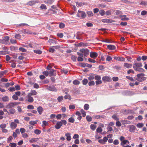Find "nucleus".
<instances>
[{"label": "nucleus", "instance_id": "obj_1", "mask_svg": "<svg viewBox=\"0 0 147 147\" xmlns=\"http://www.w3.org/2000/svg\"><path fill=\"white\" fill-rule=\"evenodd\" d=\"M67 121L65 120H62L60 121H57L56 124L55 125V128L57 129H60L62 126L63 124L66 125Z\"/></svg>", "mask_w": 147, "mask_h": 147}, {"label": "nucleus", "instance_id": "obj_2", "mask_svg": "<svg viewBox=\"0 0 147 147\" xmlns=\"http://www.w3.org/2000/svg\"><path fill=\"white\" fill-rule=\"evenodd\" d=\"M144 74L143 73H140L137 74L136 75L137 77L136 78L135 80L141 82L144 80Z\"/></svg>", "mask_w": 147, "mask_h": 147}, {"label": "nucleus", "instance_id": "obj_3", "mask_svg": "<svg viewBox=\"0 0 147 147\" xmlns=\"http://www.w3.org/2000/svg\"><path fill=\"white\" fill-rule=\"evenodd\" d=\"M80 51L82 53H83V55L84 57H87L90 53L89 50L87 49H82L80 50Z\"/></svg>", "mask_w": 147, "mask_h": 147}, {"label": "nucleus", "instance_id": "obj_4", "mask_svg": "<svg viewBox=\"0 0 147 147\" xmlns=\"http://www.w3.org/2000/svg\"><path fill=\"white\" fill-rule=\"evenodd\" d=\"M19 104V102H10L6 106V108L7 109H12L11 108L12 107H13Z\"/></svg>", "mask_w": 147, "mask_h": 147}, {"label": "nucleus", "instance_id": "obj_5", "mask_svg": "<svg viewBox=\"0 0 147 147\" xmlns=\"http://www.w3.org/2000/svg\"><path fill=\"white\" fill-rule=\"evenodd\" d=\"M78 17H81L83 18H85L86 16L85 13L83 11H78Z\"/></svg>", "mask_w": 147, "mask_h": 147}, {"label": "nucleus", "instance_id": "obj_6", "mask_svg": "<svg viewBox=\"0 0 147 147\" xmlns=\"http://www.w3.org/2000/svg\"><path fill=\"white\" fill-rule=\"evenodd\" d=\"M47 89L50 91L56 92L57 91V89L54 86H48L47 85L46 86Z\"/></svg>", "mask_w": 147, "mask_h": 147}, {"label": "nucleus", "instance_id": "obj_7", "mask_svg": "<svg viewBox=\"0 0 147 147\" xmlns=\"http://www.w3.org/2000/svg\"><path fill=\"white\" fill-rule=\"evenodd\" d=\"M102 79L104 82H110L112 80L111 78L107 76H103Z\"/></svg>", "mask_w": 147, "mask_h": 147}, {"label": "nucleus", "instance_id": "obj_8", "mask_svg": "<svg viewBox=\"0 0 147 147\" xmlns=\"http://www.w3.org/2000/svg\"><path fill=\"white\" fill-rule=\"evenodd\" d=\"M90 57L93 59L96 58L98 55V54L96 52H91L90 53Z\"/></svg>", "mask_w": 147, "mask_h": 147}, {"label": "nucleus", "instance_id": "obj_9", "mask_svg": "<svg viewBox=\"0 0 147 147\" xmlns=\"http://www.w3.org/2000/svg\"><path fill=\"white\" fill-rule=\"evenodd\" d=\"M27 101L30 103L34 101V99L30 94V93H29L27 96Z\"/></svg>", "mask_w": 147, "mask_h": 147}, {"label": "nucleus", "instance_id": "obj_10", "mask_svg": "<svg viewBox=\"0 0 147 147\" xmlns=\"http://www.w3.org/2000/svg\"><path fill=\"white\" fill-rule=\"evenodd\" d=\"M39 3V1L38 0L31 1H29L27 4L32 6L35 4L36 3Z\"/></svg>", "mask_w": 147, "mask_h": 147}, {"label": "nucleus", "instance_id": "obj_11", "mask_svg": "<svg viewBox=\"0 0 147 147\" xmlns=\"http://www.w3.org/2000/svg\"><path fill=\"white\" fill-rule=\"evenodd\" d=\"M133 68L135 70L139 72H142L144 71V70L143 69L140 67H133Z\"/></svg>", "mask_w": 147, "mask_h": 147}, {"label": "nucleus", "instance_id": "obj_12", "mask_svg": "<svg viewBox=\"0 0 147 147\" xmlns=\"http://www.w3.org/2000/svg\"><path fill=\"white\" fill-rule=\"evenodd\" d=\"M49 74L50 76H55L56 75V71L53 69H51L49 71Z\"/></svg>", "mask_w": 147, "mask_h": 147}, {"label": "nucleus", "instance_id": "obj_13", "mask_svg": "<svg viewBox=\"0 0 147 147\" xmlns=\"http://www.w3.org/2000/svg\"><path fill=\"white\" fill-rule=\"evenodd\" d=\"M114 59L119 61H124L125 59L122 57H114Z\"/></svg>", "mask_w": 147, "mask_h": 147}, {"label": "nucleus", "instance_id": "obj_14", "mask_svg": "<svg viewBox=\"0 0 147 147\" xmlns=\"http://www.w3.org/2000/svg\"><path fill=\"white\" fill-rule=\"evenodd\" d=\"M39 140L38 138H32L30 140H29V142L30 143H35V142L38 141Z\"/></svg>", "mask_w": 147, "mask_h": 147}, {"label": "nucleus", "instance_id": "obj_15", "mask_svg": "<svg viewBox=\"0 0 147 147\" xmlns=\"http://www.w3.org/2000/svg\"><path fill=\"white\" fill-rule=\"evenodd\" d=\"M120 17L121 18V20L123 21L129 20V18L126 17V16L125 15H122L120 16Z\"/></svg>", "mask_w": 147, "mask_h": 147}, {"label": "nucleus", "instance_id": "obj_16", "mask_svg": "<svg viewBox=\"0 0 147 147\" xmlns=\"http://www.w3.org/2000/svg\"><path fill=\"white\" fill-rule=\"evenodd\" d=\"M136 127L134 125H130L129 127V131L131 132H134Z\"/></svg>", "mask_w": 147, "mask_h": 147}, {"label": "nucleus", "instance_id": "obj_17", "mask_svg": "<svg viewBox=\"0 0 147 147\" xmlns=\"http://www.w3.org/2000/svg\"><path fill=\"white\" fill-rule=\"evenodd\" d=\"M65 136L66 137V139L68 141H70L71 139V137L70 134L69 133H67L65 134Z\"/></svg>", "mask_w": 147, "mask_h": 147}, {"label": "nucleus", "instance_id": "obj_18", "mask_svg": "<svg viewBox=\"0 0 147 147\" xmlns=\"http://www.w3.org/2000/svg\"><path fill=\"white\" fill-rule=\"evenodd\" d=\"M123 65L125 67L127 68H130L132 67V64H129L127 63H124Z\"/></svg>", "mask_w": 147, "mask_h": 147}, {"label": "nucleus", "instance_id": "obj_19", "mask_svg": "<svg viewBox=\"0 0 147 147\" xmlns=\"http://www.w3.org/2000/svg\"><path fill=\"white\" fill-rule=\"evenodd\" d=\"M107 48L108 49L111 50H113L115 49V47L112 45H108L107 46Z\"/></svg>", "mask_w": 147, "mask_h": 147}, {"label": "nucleus", "instance_id": "obj_20", "mask_svg": "<svg viewBox=\"0 0 147 147\" xmlns=\"http://www.w3.org/2000/svg\"><path fill=\"white\" fill-rule=\"evenodd\" d=\"M37 111L40 115H41L43 111V109L42 107L39 106L37 108Z\"/></svg>", "mask_w": 147, "mask_h": 147}, {"label": "nucleus", "instance_id": "obj_21", "mask_svg": "<svg viewBox=\"0 0 147 147\" xmlns=\"http://www.w3.org/2000/svg\"><path fill=\"white\" fill-rule=\"evenodd\" d=\"M54 2L53 0H44V2L46 4H51Z\"/></svg>", "mask_w": 147, "mask_h": 147}, {"label": "nucleus", "instance_id": "obj_22", "mask_svg": "<svg viewBox=\"0 0 147 147\" xmlns=\"http://www.w3.org/2000/svg\"><path fill=\"white\" fill-rule=\"evenodd\" d=\"M134 66L133 67H142L143 66L142 64L141 63H135L134 64Z\"/></svg>", "mask_w": 147, "mask_h": 147}, {"label": "nucleus", "instance_id": "obj_23", "mask_svg": "<svg viewBox=\"0 0 147 147\" xmlns=\"http://www.w3.org/2000/svg\"><path fill=\"white\" fill-rule=\"evenodd\" d=\"M10 127H11L12 129H14L16 128L17 126V124L15 123L14 122H12L10 124Z\"/></svg>", "mask_w": 147, "mask_h": 147}, {"label": "nucleus", "instance_id": "obj_24", "mask_svg": "<svg viewBox=\"0 0 147 147\" xmlns=\"http://www.w3.org/2000/svg\"><path fill=\"white\" fill-rule=\"evenodd\" d=\"M2 100L3 102H8L9 101V98L7 96H6L3 97L2 98Z\"/></svg>", "mask_w": 147, "mask_h": 147}, {"label": "nucleus", "instance_id": "obj_25", "mask_svg": "<svg viewBox=\"0 0 147 147\" xmlns=\"http://www.w3.org/2000/svg\"><path fill=\"white\" fill-rule=\"evenodd\" d=\"M68 71V70L67 69L63 68L61 69V72L65 74H66Z\"/></svg>", "mask_w": 147, "mask_h": 147}, {"label": "nucleus", "instance_id": "obj_26", "mask_svg": "<svg viewBox=\"0 0 147 147\" xmlns=\"http://www.w3.org/2000/svg\"><path fill=\"white\" fill-rule=\"evenodd\" d=\"M5 44L6 43V42L8 41L9 40V37L8 36H5L3 38Z\"/></svg>", "mask_w": 147, "mask_h": 147}, {"label": "nucleus", "instance_id": "obj_27", "mask_svg": "<svg viewBox=\"0 0 147 147\" xmlns=\"http://www.w3.org/2000/svg\"><path fill=\"white\" fill-rule=\"evenodd\" d=\"M92 75L90 76L88 78V79L90 81H91L94 78V76L95 75L94 74H92Z\"/></svg>", "mask_w": 147, "mask_h": 147}, {"label": "nucleus", "instance_id": "obj_28", "mask_svg": "<svg viewBox=\"0 0 147 147\" xmlns=\"http://www.w3.org/2000/svg\"><path fill=\"white\" fill-rule=\"evenodd\" d=\"M129 143V142L127 140H123L121 144L122 145H123L124 144H128Z\"/></svg>", "mask_w": 147, "mask_h": 147}, {"label": "nucleus", "instance_id": "obj_29", "mask_svg": "<svg viewBox=\"0 0 147 147\" xmlns=\"http://www.w3.org/2000/svg\"><path fill=\"white\" fill-rule=\"evenodd\" d=\"M48 42L50 43H54L55 44H56L57 43V41L56 40L52 39H49Z\"/></svg>", "mask_w": 147, "mask_h": 147}, {"label": "nucleus", "instance_id": "obj_30", "mask_svg": "<svg viewBox=\"0 0 147 147\" xmlns=\"http://www.w3.org/2000/svg\"><path fill=\"white\" fill-rule=\"evenodd\" d=\"M9 113L11 114H13L15 112V110L13 109H10L9 110Z\"/></svg>", "mask_w": 147, "mask_h": 147}, {"label": "nucleus", "instance_id": "obj_31", "mask_svg": "<svg viewBox=\"0 0 147 147\" xmlns=\"http://www.w3.org/2000/svg\"><path fill=\"white\" fill-rule=\"evenodd\" d=\"M23 32L24 33H27L29 34H32V32L31 31L26 29H24L23 30Z\"/></svg>", "mask_w": 147, "mask_h": 147}, {"label": "nucleus", "instance_id": "obj_32", "mask_svg": "<svg viewBox=\"0 0 147 147\" xmlns=\"http://www.w3.org/2000/svg\"><path fill=\"white\" fill-rule=\"evenodd\" d=\"M87 14L89 17H91L93 16V14L92 11H87Z\"/></svg>", "mask_w": 147, "mask_h": 147}, {"label": "nucleus", "instance_id": "obj_33", "mask_svg": "<svg viewBox=\"0 0 147 147\" xmlns=\"http://www.w3.org/2000/svg\"><path fill=\"white\" fill-rule=\"evenodd\" d=\"M48 123L45 121H42V126L43 127H45V126L48 125Z\"/></svg>", "mask_w": 147, "mask_h": 147}, {"label": "nucleus", "instance_id": "obj_34", "mask_svg": "<svg viewBox=\"0 0 147 147\" xmlns=\"http://www.w3.org/2000/svg\"><path fill=\"white\" fill-rule=\"evenodd\" d=\"M34 52L35 53L37 54H41L42 52V51L39 50H35L34 51Z\"/></svg>", "mask_w": 147, "mask_h": 147}, {"label": "nucleus", "instance_id": "obj_35", "mask_svg": "<svg viewBox=\"0 0 147 147\" xmlns=\"http://www.w3.org/2000/svg\"><path fill=\"white\" fill-rule=\"evenodd\" d=\"M102 22H104L106 23L112 22V21H111V20L107 19H103L102 20Z\"/></svg>", "mask_w": 147, "mask_h": 147}, {"label": "nucleus", "instance_id": "obj_36", "mask_svg": "<svg viewBox=\"0 0 147 147\" xmlns=\"http://www.w3.org/2000/svg\"><path fill=\"white\" fill-rule=\"evenodd\" d=\"M96 125H95L94 124H91L90 125V127L91 129L94 131L96 127Z\"/></svg>", "mask_w": 147, "mask_h": 147}, {"label": "nucleus", "instance_id": "obj_37", "mask_svg": "<svg viewBox=\"0 0 147 147\" xmlns=\"http://www.w3.org/2000/svg\"><path fill=\"white\" fill-rule=\"evenodd\" d=\"M100 14L101 16H103L105 14V12L103 10H100L99 11Z\"/></svg>", "mask_w": 147, "mask_h": 147}, {"label": "nucleus", "instance_id": "obj_38", "mask_svg": "<svg viewBox=\"0 0 147 147\" xmlns=\"http://www.w3.org/2000/svg\"><path fill=\"white\" fill-rule=\"evenodd\" d=\"M94 79L96 80H100L101 79V77L100 76L96 75L94 76Z\"/></svg>", "mask_w": 147, "mask_h": 147}, {"label": "nucleus", "instance_id": "obj_39", "mask_svg": "<svg viewBox=\"0 0 147 147\" xmlns=\"http://www.w3.org/2000/svg\"><path fill=\"white\" fill-rule=\"evenodd\" d=\"M82 82L83 85H86L87 84L88 82V80L87 79H84L83 80Z\"/></svg>", "mask_w": 147, "mask_h": 147}, {"label": "nucleus", "instance_id": "obj_40", "mask_svg": "<svg viewBox=\"0 0 147 147\" xmlns=\"http://www.w3.org/2000/svg\"><path fill=\"white\" fill-rule=\"evenodd\" d=\"M30 94L31 95H36L37 94V92L36 91L34 90H32L31 91Z\"/></svg>", "mask_w": 147, "mask_h": 147}, {"label": "nucleus", "instance_id": "obj_41", "mask_svg": "<svg viewBox=\"0 0 147 147\" xmlns=\"http://www.w3.org/2000/svg\"><path fill=\"white\" fill-rule=\"evenodd\" d=\"M63 96H59L57 98V100L58 102H60L63 99Z\"/></svg>", "mask_w": 147, "mask_h": 147}, {"label": "nucleus", "instance_id": "obj_42", "mask_svg": "<svg viewBox=\"0 0 147 147\" xmlns=\"http://www.w3.org/2000/svg\"><path fill=\"white\" fill-rule=\"evenodd\" d=\"M40 8L42 9H47L46 6L44 4H42L40 7Z\"/></svg>", "mask_w": 147, "mask_h": 147}, {"label": "nucleus", "instance_id": "obj_43", "mask_svg": "<svg viewBox=\"0 0 147 147\" xmlns=\"http://www.w3.org/2000/svg\"><path fill=\"white\" fill-rule=\"evenodd\" d=\"M126 78L127 79L130 80V81L132 82L134 81L135 80L133 78L131 77L127 76H126Z\"/></svg>", "mask_w": 147, "mask_h": 147}, {"label": "nucleus", "instance_id": "obj_44", "mask_svg": "<svg viewBox=\"0 0 147 147\" xmlns=\"http://www.w3.org/2000/svg\"><path fill=\"white\" fill-rule=\"evenodd\" d=\"M80 83V82L77 80H75L73 81V84L75 85H78Z\"/></svg>", "mask_w": 147, "mask_h": 147}, {"label": "nucleus", "instance_id": "obj_45", "mask_svg": "<svg viewBox=\"0 0 147 147\" xmlns=\"http://www.w3.org/2000/svg\"><path fill=\"white\" fill-rule=\"evenodd\" d=\"M144 124L143 123H138L137 125L136 126L137 127L139 128H141L142 127H143L144 126Z\"/></svg>", "mask_w": 147, "mask_h": 147}, {"label": "nucleus", "instance_id": "obj_46", "mask_svg": "<svg viewBox=\"0 0 147 147\" xmlns=\"http://www.w3.org/2000/svg\"><path fill=\"white\" fill-rule=\"evenodd\" d=\"M90 82H88V85L89 86H93L95 84V82L93 81H90Z\"/></svg>", "mask_w": 147, "mask_h": 147}, {"label": "nucleus", "instance_id": "obj_47", "mask_svg": "<svg viewBox=\"0 0 147 147\" xmlns=\"http://www.w3.org/2000/svg\"><path fill=\"white\" fill-rule=\"evenodd\" d=\"M68 121L69 122L73 123L75 121V120L74 118L72 117H71L69 119Z\"/></svg>", "mask_w": 147, "mask_h": 147}, {"label": "nucleus", "instance_id": "obj_48", "mask_svg": "<svg viewBox=\"0 0 147 147\" xmlns=\"http://www.w3.org/2000/svg\"><path fill=\"white\" fill-rule=\"evenodd\" d=\"M59 26L60 28H63L65 27V25L64 23H61L59 24Z\"/></svg>", "mask_w": 147, "mask_h": 147}, {"label": "nucleus", "instance_id": "obj_49", "mask_svg": "<svg viewBox=\"0 0 147 147\" xmlns=\"http://www.w3.org/2000/svg\"><path fill=\"white\" fill-rule=\"evenodd\" d=\"M41 132V131L38 129H36L34 131V133L37 135L39 134H40Z\"/></svg>", "mask_w": 147, "mask_h": 147}, {"label": "nucleus", "instance_id": "obj_50", "mask_svg": "<svg viewBox=\"0 0 147 147\" xmlns=\"http://www.w3.org/2000/svg\"><path fill=\"white\" fill-rule=\"evenodd\" d=\"M84 108L85 110H87L89 108V105L88 104H85L84 106Z\"/></svg>", "mask_w": 147, "mask_h": 147}, {"label": "nucleus", "instance_id": "obj_51", "mask_svg": "<svg viewBox=\"0 0 147 147\" xmlns=\"http://www.w3.org/2000/svg\"><path fill=\"white\" fill-rule=\"evenodd\" d=\"M86 119L88 121L90 122L92 121V118L91 117L88 115L86 117Z\"/></svg>", "mask_w": 147, "mask_h": 147}, {"label": "nucleus", "instance_id": "obj_52", "mask_svg": "<svg viewBox=\"0 0 147 147\" xmlns=\"http://www.w3.org/2000/svg\"><path fill=\"white\" fill-rule=\"evenodd\" d=\"M64 98L65 99H69V100L71 99V97L69 94H67L64 96Z\"/></svg>", "mask_w": 147, "mask_h": 147}, {"label": "nucleus", "instance_id": "obj_53", "mask_svg": "<svg viewBox=\"0 0 147 147\" xmlns=\"http://www.w3.org/2000/svg\"><path fill=\"white\" fill-rule=\"evenodd\" d=\"M9 145L11 147H16V143H10Z\"/></svg>", "mask_w": 147, "mask_h": 147}, {"label": "nucleus", "instance_id": "obj_54", "mask_svg": "<svg viewBox=\"0 0 147 147\" xmlns=\"http://www.w3.org/2000/svg\"><path fill=\"white\" fill-rule=\"evenodd\" d=\"M29 123L32 125H34L35 124H36L37 123L36 121H31L29 122Z\"/></svg>", "mask_w": 147, "mask_h": 147}, {"label": "nucleus", "instance_id": "obj_55", "mask_svg": "<svg viewBox=\"0 0 147 147\" xmlns=\"http://www.w3.org/2000/svg\"><path fill=\"white\" fill-rule=\"evenodd\" d=\"M102 129L100 127H98L96 129V131L98 133H100L102 131Z\"/></svg>", "mask_w": 147, "mask_h": 147}, {"label": "nucleus", "instance_id": "obj_56", "mask_svg": "<svg viewBox=\"0 0 147 147\" xmlns=\"http://www.w3.org/2000/svg\"><path fill=\"white\" fill-rule=\"evenodd\" d=\"M12 98L13 99L16 100H18V97L17 96V95L15 94H14L12 96Z\"/></svg>", "mask_w": 147, "mask_h": 147}, {"label": "nucleus", "instance_id": "obj_57", "mask_svg": "<svg viewBox=\"0 0 147 147\" xmlns=\"http://www.w3.org/2000/svg\"><path fill=\"white\" fill-rule=\"evenodd\" d=\"M102 83V81L100 80H98L96 81V85L100 84Z\"/></svg>", "mask_w": 147, "mask_h": 147}, {"label": "nucleus", "instance_id": "obj_58", "mask_svg": "<svg viewBox=\"0 0 147 147\" xmlns=\"http://www.w3.org/2000/svg\"><path fill=\"white\" fill-rule=\"evenodd\" d=\"M15 37L16 39H20L21 38V36L19 34H17L15 35Z\"/></svg>", "mask_w": 147, "mask_h": 147}, {"label": "nucleus", "instance_id": "obj_59", "mask_svg": "<svg viewBox=\"0 0 147 147\" xmlns=\"http://www.w3.org/2000/svg\"><path fill=\"white\" fill-rule=\"evenodd\" d=\"M119 142L118 140H115L113 141V143L115 145H117L119 144Z\"/></svg>", "mask_w": 147, "mask_h": 147}, {"label": "nucleus", "instance_id": "obj_60", "mask_svg": "<svg viewBox=\"0 0 147 147\" xmlns=\"http://www.w3.org/2000/svg\"><path fill=\"white\" fill-rule=\"evenodd\" d=\"M81 113L83 117H84L86 116V112L83 109H82L81 110Z\"/></svg>", "mask_w": 147, "mask_h": 147}, {"label": "nucleus", "instance_id": "obj_61", "mask_svg": "<svg viewBox=\"0 0 147 147\" xmlns=\"http://www.w3.org/2000/svg\"><path fill=\"white\" fill-rule=\"evenodd\" d=\"M77 57L74 55H73L71 57V59L74 61H76Z\"/></svg>", "mask_w": 147, "mask_h": 147}, {"label": "nucleus", "instance_id": "obj_62", "mask_svg": "<svg viewBox=\"0 0 147 147\" xmlns=\"http://www.w3.org/2000/svg\"><path fill=\"white\" fill-rule=\"evenodd\" d=\"M57 36L60 38H62L63 37V35L62 33H58L57 34Z\"/></svg>", "mask_w": 147, "mask_h": 147}, {"label": "nucleus", "instance_id": "obj_63", "mask_svg": "<svg viewBox=\"0 0 147 147\" xmlns=\"http://www.w3.org/2000/svg\"><path fill=\"white\" fill-rule=\"evenodd\" d=\"M112 117L115 120H119V118H118L115 115H113L112 116Z\"/></svg>", "mask_w": 147, "mask_h": 147}, {"label": "nucleus", "instance_id": "obj_64", "mask_svg": "<svg viewBox=\"0 0 147 147\" xmlns=\"http://www.w3.org/2000/svg\"><path fill=\"white\" fill-rule=\"evenodd\" d=\"M141 14L142 16H144L147 14V11H142Z\"/></svg>", "mask_w": 147, "mask_h": 147}]
</instances>
